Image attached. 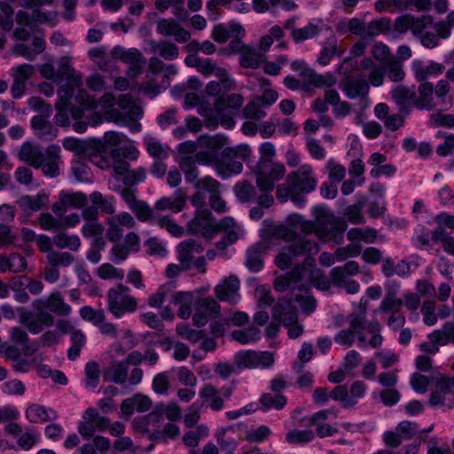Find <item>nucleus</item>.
Instances as JSON below:
<instances>
[{
    "label": "nucleus",
    "instance_id": "1",
    "mask_svg": "<svg viewBox=\"0 0 454 454\" xmlns=\"http://www.w3.org/2000/svg\"><path fill=\"white\" fill-rule=\"evenodd\" d=\"M199 145L206 148L207 153H198L196 160L203 164L213 163L218 175L227 177L232 174H239L243 169L242 163L223 155L222 152L221 158H217L216 153L227 145V138L222 135L215 137H202L198 141Z\"/></svg>",
    "mask_w": 454,
    "mask_h": 454
},
{
    "label": "nucleus",
    "instance_id": "2",
    "mask_svg": "<svg viewBox=\"0 0 454 454\" xmlns=\"http://www.w3.org/2000/svg\"><path fill=\"white\" fill-rule=\"evenodd\" d=\"M312 213L315 216V229L317 236L324 241L339 242L347 228L346 223L335 217L327 208L322 206L314 207Z\"/></svg>",
    "mask_w": 454,
    "mask_h": 454
},
{
    "label": "nucleus",
    "instance_id": "3",
    "mask_svg": "<svg viewBox=\"0 0 454 454\" xmlns=\"http://www.w3.org/2000/svg\"><path fill=\"white\" fill-rule=\"evenodd\" d=\"M302 281V268L295 269L291 276H280L275 280L274 286L278 292H285L292 288L293 292L297 288V294H294V301L300 305L306 313L312 312L316 308V301L309 294L307 289L301 288L302 285H298Z\"/></svg>",
    "mask_w": 454,
    "mask_h": 454
},
{
    "label": "nucleus",
    "instance_id": "4",
    "mask_svg": "<svg viewBox=\"0 0 454 454\" xmlns=\"http://www.w3.org/2000/svg\"><path fill=\"white\" fill-rule=\"evenodd\" d=\"M97 326L102 334L108 335L112 338H120L117 341L114 342L109 348L111 356H121L135 346L134 335L130 330L125 328L118 330L115 325L110 322H105V319L98 324Z\"/></svg>",
    "mask_w": 454,
    "mask_h": 454
},
{
    "label": "nucleus",
    "instance_id": "5",
    "mask_svg": "<svg viewBox=\"0 0 454 454\" xmlns=\"http://www.w3.org/2000/svg\"><path fill=\"white\" fill-rule=\"evenodd\" d=\"M129 287L119 285L107 293L108 310L116 317L121 318L126 313H133L137 308V301L128 294Z\"/></svg>",
    "mask_w": 454,
    "mask_h": 454
},
{
    "label": "nucleus",
    "instance_id": "6",
    "mask_svg": "<svg viewBox=\"0 0 454 454\" xmlns=\"http://www.w3.org/2000/svg\"><path fill=\"white\" fill-rule=\"evenodd\" d=\"M257 187L262 192H270L275 183L281 180L286 174L284 164L279 162L259 161L254 169Z\"/></svg>",
    "mask_w": 454,
    "mask_h": 454
},
{
    "label": "nucleus",
    "instance_id": "7",
    "mask_svg": "<svg viewBox=\"0 0 454 454\" xmlns=\"http://www.w3.org/2000/svg\"><path fill=\"white\" fill-rule=\"evenodd\" d=\"M286 182L302 193H309L316 190L318 180L315 168L309 163L301 164L286 176Z\"/></svg>",
    "mask_w": 454,
    "mask_h": 454
},
{
    "label": "nucleus",
    "instance_id": "8",
    "mask_svg": "<svg viewBox=\"0 0 454 454\" xmlns=\"http://www.w3.org/2000/svg\"><path fill=\"white\" fill-rule=\"evenodd\" d=\"M318 252V246L305 239H297L292 247L283 249L275 259L276 265L285 270L289 267L294 259L301 254H314Z\"/></svg>",
    "mask_w": 454,
    "mask_h": 454
},
{
    "label": "nucleus",
    "instance_id": "9",
    "mask_svg": "<svg viewBox=\"0 0 454 454\" xmlns=\"http://www.w3.org/2000/svg\"><path fill=\"white\" fill-rule=\"evenodd\" d=\"M239 53V63L245 68H257L264 61V57L250 45L244 44L240 40H232L226 49H222V54Z\"/></svg>",
    "mask_w": 454,
    "mask_h": 454
},
{
    "label": "nucleus",
    "instance_id": "10",
    "mask_svg": "<svg viewBox=\"0 0 454 454\" xmlns=\"http://www.w3.org/2000/svg\"><path fill=\"white\" fill-rule=\"evenodd\" d=\"M429 403L432 406L452 407L454 403V377L448 378L441 375L435 379Z\"/></svg>",
    "mask_w": 454,
    "mask_h": 454
},
{
    "label": "nucleus",
    "instance_id": "11",
    "mask_svg": "<svg viewBox=\"0 0 454 454\" xmlns=\"http://www.w3.org/2000/svg\"><path fill=\"white\" fill-rule=\"evenodd\" d=\"M175 286L168 282L160 286L148 298V305L152 308H161L160 316L164 319L172 320L175 317L171 302L175 294Z\"/></svg>",
    "mask_w": 454,
    "mask_h": 454
},
{
    "label": "nucleus",
    "instance_id": "12",
    "mask_svg": "<svg viewBox=\"0 0 454 454\" xmlns=\"http://www.w3.org/2000/svg\"><path fill=\"white\" fill-rule=\"evenodd\" d=\"M187 230L192 234H200L211 239L218 231V223L214 222L210 211L207 208H198L195 216L187 224Z\"/></svg>",
    "mask_w": 454,
    "mask_h": 454
},
{
    "label": "nucleus",
    "instance_id": "13",
    "mask_svg": "<svg viewBox=\"0 0 454 454\" xmlns=\"http://www.w3.org/2000/svg\"><path fill=\"white\" fill-rule=\"evenodd\" d=\"M363 323L364 315H352L349 318L350 328L340 331L334 337L335 342L343 346H351L355 341V334L356 333L359 346L361 348L365 347L367 336L366 333L364 332Z\"/></svg>",
    "mask_w": 454,
    "mask_h": 454
},
{
    "label": "nucleus",
    "instance_id": "14",
    "mask_svg": "<svg viewBox=\"0 0 454 454\" xmlns=\"http://www.w3.org/2000/svg\"><path fill=\"white\" fill-rule=\"evenodd\" d=\"M377 234L373 229L353 228L348 232V239L352 242L345 250L337 251L339 260H345L350 256H356L360 254L361 247L356 242L373 243Z\"/></svg>",
    "mask_w": 454,
    "mask_h": 454
},
{
    "label": "nucleus",
    "instance_id": "15",
    "mask_svg": "<svg viewBox=\"0 0 454 454\" xmlns=\"http://www.w3.org/2000/svg\"><path fill=\"white\" fill-rule=\"evenodd\" d=\"M75 101L79 104L82 111H96L107 114L115 104V98L112 93H105L100 99L96 100L86 90H80L75 95Z\"/></svg>",
    "mask_w": 454,
    "mask_h": 454
},
{
    "label": "nucleus",
    "instance_id": "16",
    "mask_svg": "<svg viewBox=\"0 0 454 454\" xmlns=\"http://www.w3.org/2000/svg\"><path fill=\"white\" fill-rule=\"evenodd\" d=\"M108 427V419L100 416L94 408L87 409L82 414V419L78 424V432L84 438L93 435L96 431H105Z\"/></svg>",
    "mask_w": 454,
    "mask_h": 454
},
{
    "label": "nucleus",
    "instance_id": "17",
    "mask_svg": "<svg viewBox=\"0 0 454 454\" xmlns=\"http://www.w3.org/2000/svg\"><path fill=\"white\" fill-rule=\"evenodd\" d=\"M114 56L129 65L128 76L130 79H135L142 73L145 64V59L142 56L141 52L135 48L125 50L117 46L113 51Z\"/></svg>",
    "mask_w": 454,
    "mask_h": 454
},
{
    "label": "nucleus",
    "instance_id": "18",
    "mask_svg": "<svg viewBox=\"0 0 454 454\" xmlns=\"http://www.w3.org/2000/svg\"><path fill=\"white\" fill-rule=\"evenodd\" d=\"M273 317L287 328L290 338L296 339L302 334L303 326L299 323L296 312L289 305L286 307L279 305L275 308Z\"/></svg>",
    "mask_w": 454,
    "mask_h": 454
},
{
    "label": "nucleus",
    "instance_id": "19",
    "mask_svg": "<svg viewBox=\"0 0 454 454\" xmlns=\"http://www.w3.org/2000/svg\"><path fill=\"white\" fill-rule=\"evenodd\" d=\"M340 88L347 98L350 99L360 98L364 107L369 105L367 95L370 85L365 80L347 77L340 82Z\"/></svg>",
    "mask_w": 454,
    "mask_h": 454
},
{
    "label": "nucleus",
    "instance_id": "20",
    "mask_svg": "<svg viewBox=\"0 0 454 454\" xmlns=\"http://www.w3.org/2000/svg\"><path fill=\"white\" fill-rule=\"evenodd\" d=\"M337 410L326 409L315 412L309 420V425L314 426L318 436H331L338 432L337 425H331L326 422L329 418L337 417Z\"/></svg>",
    "mask_w": 454,
    "mask_h": 454
},
{
    "label": "nucleus",
    "instance_id": "21",
    "mask_svg": "<svg viewBox=\"0 0 454 454\" xmlns=\"http://www.w3.org/2000/svg\"><path fill=\"white\" fill-rule=\"evenodd\" d=\"M108 228L106 237L110 241L118 240L123 234V228H132L135 225V220L131 215L127 212H121L112 215L107 219Z\"/></svg>",
    "mask_w": 454,
    "mask_h": 454
},
{
    "label": "nucleus",
    "instance_id": "22",
    "mask_svg": "<svg viewBox=\"0 0 454 454\" xmlns=\"http://www.w3.org/2000/svg\"><path fill=\"white\" fill-rule=\"evenodd\" d=\"M239 280L234 276L231 275L223 278L215 287V296L223 301H227L231 304H235L239 300Z\"/></svg>",
    "mask_w": 454,
    "mask_h": 454
},
{
    "label": "nucleus",
    "instance_id": "23",
    "mask_svg": "<svg viewBox=\"0 0 454 454\" xmlns=\"http://www.w3.org/2000/svg\"><path fill=\"white\" fill-rule=\"evenodd\" d=\"M231 395V390L224 389L223 395L211 384L203 386L199 391V396L207 407L215 411H221L223 408L224 397L228 399Z\"/></svg>",
    "mask_w": 454,
    "mask_h": 454
},
{
    "label": "nucleus",
    "instance_id": "24",
    "mask_svg": "<svg viewBox=\"0 0 454 454\" xmlns=\"http://www.w3.org/2000/svg\"><path fill=\"white\" fill-rule=\"evenodd\" d=\"M63 81L67 82V84L65 86L72 90V87L80 86L82 81V74L73 67L71 59L67 56L60 59L57 70L56 83H60Z\"/></svg>",
    "mask_w": 454,
    "mask_h": 454
},
{
    "label": "nucleus",
    "instance_id": "25",
    "mask_svg": "<svg viewBox=\"0 0 454 454\" xmlns=\"http://www.w3.org/2000/svg\"><path fill=\"white\" fill-rule=\"evenodd\" d=\"M199 190H206L210 193V207L217 213L226 212V203L219 196V183L212 177L206 176L200 179L196 184Z\"/></svg>",
    "mask_w": 454,
    "mask_h": 454
},
{
    "label": "nucleus",
    "instance_id": "26",
    "mask_svg": "<svg viewBox=\"0 0 454 454\" xmlns=\"http://www.w3.org/2000/svg\"><path fill=\"white\" fill-rule=\"evenodd\" d=\"M186 202V192L179 189L172 196H163L159 199L154 204V209L160 212L169 211L177 214L184 210Z\"/></svg>",
    "mask_w": 454,
    "mask_h": 454
},
{
    "label": "nucleus",
    "instance_id": "27",
    "mask_svg": "<svg viewBox=\"0 0 454 454\" xmlns=\"http://www.w3.org/2000/svg\"><path fill=\"white\" fill-rule=\"evenodd\" d=\"M157 32L163 36H172L183 43L189 41L191 34L173 19H161L157 23Z\"/></svg>",
    "mask_w": 454,
    "mask_h": 454
},
{
    "label": "nucleus",
    "instance_id": "28",
    "mask_svg": "<svg viewBox=\"0 0 454 454\" xmlns=\"http://www.w3.org/2000/svg\"><path fill=\"white\" fill-rule=\"evenodd\" d=\"M245 35V28L239 23L234 21L228 24H217L212 30L213 39L220 43H225L230 38L240 40Z\"/></svg>",
    "mask_w": 454,
    "mask_h": 454
},
{
    "label": "nucleus",
    "instance_id": "29",
    "mask_svg": "<svg viewBox=\"0 0 454 454\" xmlns=\"http://www.w3.org/2000/svg\"><path fill=\"white\" fill-rule=\"evenodd\" d=\"M152 400L142 394H136L126 398L121 404V411L123 417L130 418L135 411L145 412L152 408Z\"/></svg>",
    "mask_w": 454,
    "mask_h": 454
},
{
    "label": "nucleus",
    "instance_id": "30",
    "mask_svg": "<svg viewBox=\"0 0 454 454\" xmlns=\"http://www.w3.org/2000/svg\"><path fill=\"white\" fill-rule=\"evenodd\" d=\"M87 201L86 196L82 192L67 193L61 192L59 197V202L52 206L55 214L61 215L68 208H81L85 206Z\"/></svg>",
    "mask_w": 454,
    "mask_h": 454
},
{
    "label": "nucleus",
    "instance_id": "31",
    "mask_svg": "<svg viewBox=\"0 0 454 454\" xmlns=\"http://www.w3.org/2000/svg\"><path fill=\"white\" fill-rule=\"evenodd\" d=\"M411 67L413 76L419 82L425 81L430 76L439 75L444 71V67L441 63L434 61L425 63L419 59L413 60Z\"/></svg>",
    "mask_w": 454,
    "mask_h": 454
},
{
    "label": "nucleus",
    "instance_id": "32",
    "mask_svg": "<svg viewBox=\"0 0 454 454\" xmlns=\"http://www.w3.org/2000/svg\"><path fill=\"white\" fill-rule=\"evenodd\" d=\"M177 259L184 270H190L192 260L203 251V247L194 240H187L180 243L176 248Z\"/></svg>",
    "mask_w": 454,
    "mask_h": 454
},
{
    "label": "nucleus",
    "instance_id": "33",
    "mask_svg": "<svg viewBox=\"0 0 454 454\" xmlns=\"http://www.w3.org/2000/svg\"><path fill=\"white\" fill-rule=\"evenodd\" d=\"M194 302V293L175 292L171 306L172 311L177 308V316L182 319L189 318L192 314V306Z\"/></svg>",
    "mask_w": 454,
    "mask_h": 454
},
{
    "label": "nucleus",
    "instance_id": "34",
    "mask_svg": "<svg viewBox=\"0 0 454 454\" xmlns=\"http://www.w3.org/2000/svg\"><path fill=\"white\" fill-rule=\"evenodd\" d=\"M49 197L44 192H40L35 196H23L18 201L19 207L27 215H30L42 209L48 204Z\"/></svg>",
    "mask_w": 454,
    "mask_h": 454
},
{
    "label": "nucleus",
    "instance_id": "35",
    "mask_svg": "<svg viewBox=\"0 0 454 454\" xmlns=\"http://www.w3.org/2000/svg\"><path fill=\"white\" fill-rule=\"evenodd\" d=\"M58 95L59 100L56 104L58 113L55 115V121L58 125L66 126L68 123V103L73 97V90L66 86H62Z\"/></svg>",
    "mask_w": 454,
    "mask_h": 454
},
{
    "label": "nucleus",
    "instance_id": "36",
    "mask_svg": "<svg viewBox=\"0 0 454 454\" xmlns=\"http://www.w3.org/2000/svg\"><path fill=\"white\" fill-rule=\"evenodd\" d=\"M360 69L367 73L369 85L379 87L382 85L385 77V67L374 63L371 59H364L360 64Z\"/></svg>",
    "mask_w": 454,
    "mask_h": 454
},
{
    "label": "nucleus",
    "instance_id": "37",
    "mask_svg": "<svg viewBox=\"0 0 454 454\" xmlns=\"http://www.w3.org/2000/svg\"><path fill=\"white\" fill-rule=\"evenodd\" d=\"M47 161L42 162L43 173L51 177L57 176L59 174L60 147L57 145H51L47 148Z\"/></svg>",
    "mask_w": 454,
    "mask_h": 454
},
{
    "label": "nucleus",
    "instance_id": "38",
    "mask_svg": "<svg viewBox=\"0 0 454 454\" xmlns=\"http://www.w3.org/2000/svg\"><path fill=\"white\" fill-rule=\"evenodd\" d=\"M18 157L20 160L38 168L43 161V154L37 146H34L31 143L25 142L22 144L19 151Z\"/></svg>",
    "mask_w": 454,
    "mask_h": 454
},
{
    "label": "nucleus",
    "instance_id": "39",
    "mask_svg": "<svg viewBox=\"0 0 454 454\" xmlns=\"http://www.w3.org/2000/svg\"><path fill=\"white\" fill-rule=\"evenodd\" d=\"M414 104L419 109L427 110H430L437 106V102L434 98L433 83L424 82L419 86L418 98Z\"/></svg>",
    "mask_w": 454,
    "mask_h": 454
},
{
    "label": "nucleus",
    "instance_id": "40",
    "mask_svg": "<svg viewBox=\"0 0 454 454\" xmlns=\"http://www.w3.org/2000/svg\"><path fill=\"white\" fill-rule=\"evenodd\" d=\"M321 30L322 21L320 20H312L301 28L293 29L290 35L295 43H300L316 37Z\"/></svg>",
    "mask_w": 454,
    "mask_h": 454
},
{
    "label": "nucleus",
    "instance_id": "41",
    "mask_svg": "<svg viewBox=\"0 0 454 454\" xmlns=\"http://www.w3.org/2000/svg\"><path fill=\"white\" fill-rule=\"evenodd\" d=\"M25 416L31 423H43L56 419L58 417L55 411L36 403H33L27 408Z\"/></svg>",
    "mask_w": 454,
    "mask_h": 454
},
{
    "label": "nucleus",
    "instance_id": "42",
    "mask_svg": "<svg viewBox=\"0 0 454 454\" xmlns=\"http://www.w3.org/2000/svg\"><path fill=\"white\" fill-rule=\"evenodd\" d=\"M31 126L35 134L40 138L52 140L57 137V129L43 116H34L31 120Z\"/></svg>",
    "mask_w": 454,
    "mask_h": 454
},
{
    "label": "nucleus",
    "instance_id": "43",
    "mask_svg": "<svg viewBox=\"0 0 454 454\" xmlns=\"http://www.w3.org/2000/svg\"><path fill=\"white\" fill-rule=\"evenodd\" d=\"M220 231L225 232V239L229 243H234L245 235L243 227L232 217H225L218 223V231Z\"/></svg>",
    "mask_w": 454,
    "mask_h": 454
},
{
    "label": "nucleus",
    "instance_id": "44",
    "mask_svg": "<svg viewBox=\"0 0 454 454\" xmlns=\"http://www.w3.org/2000/svg\"><path fill=\"white\" fill-rule=\"evenodd\" d=\"M127 376L128 364L124 360L112 363L103 374L105 380H112L118 384L124 383Z\"/></svg>",
    "mask_w": 454,
    "mask_h": 454
},
{
    "label": "nucleus",
    "instance_id": "45",
    "mask_svg": "<svg viewBox=\"0 0 454 454\" xmlns=\"http://www.w3.org/2000/svg\"><path fill=\"white\" fill-rule=\"evenodd\" d=\"M104 230V225L98 220H89L84 223L81 231L85 238H95L96 245L102 248L105 246V242L101 238Z\"/></svg>",
    "mask_w": 454,
    "mask_h": 454
},
{
    "label": "nucleus",
    "instance_id": "46",
    "mask_svg": "<svg viewBox=\"0 0 454 454\" xmlns=\"http://www.w3.org/2000/svg\"><path fill=\"white\" fill-rule=\"evenodd\" d=\"M299 192L295 188H293L292 185L288 184H279L277 187V198L281 202H286L288 200H292L294 204L298 207H302L305 203V199L297 194Z\"/></svg>",
    "mask_w": 454,
    "mask_h": 454
},
{
    "label": "nucleus",
    "instance_id": "47",
    "mask_svg": "<svg viewBox=\"0 0 454 454\" xmlns=\"http://www.w3.org/2000/svg\"><path fill=\"white\" fill-rule=\"evenodd\" d=\"M145 142L148 153L157 159L164 160L169 155L170 149L153 137H145Z\"/></svg>",
    "mask_w": 454,
    "mask_h": 454
},
{
    "label": "nucleus",
    "instance_id": "48",
    "mask_svg": "<svg viewBox=\"0 0 454 454\" xmlns=\"http://www.w3.org/2000/svg\"><path fill=\"white\" fill-rule=\"evenodd\" d=\"M302 280L309 282L316 288L325 291L330 287L327 278L321 275L319 270H312L302 267Z\"/></svg>",
    "mask_w": 454,
    "mask_h": 454
},
{
    "label": "nucleus",
    "instance_id": "49",
    "mask_svg": "<svg viewBox=\"0 0 454 454\" xmlns=\"http://www.w3.org/2000/svg\"><path fill=\"white\" fill-rule=\"evenodd\" d=\"M243 98L239 94H232L226 98H219L216 100L215 109L218 115L227 109H238L243 105Z\"/></svg>",
    "mask_w": 454,
    "mask_h": 454
},
{
    "label": "nucleus",
    "instance_id": "50",
    "mask_svg": "<svg viewBox=\"0 0 454 454\" xmlns=\"http://www.w3.org/2000/svg\"><path fill=\"white\" fill-rule=\"evenodd\" d=\"M46 307L60 315H68L71 313V307L64 301L59 292H53L49 296L46 301Z\"/></svg>",
    "mask_w": 454,
    "mask_h": 454
},
{
    "label": "nucleus",
    "instance_id": "51",
    "mask_svg": "<svg viewBox=\"0 0 454 454\" xmlns=\"http://www.w3.org/2000/svg\"><path fill=\"white\" fill-rule=\"evenodd\" d=\"M53 243L61 249L68 248L76 251L81 247V240L77 235L59 233L53 238Z\"/></svg>",
    "mask_w": 454,
    "mask_h": 454
},
{
    "label": "nucleus",
    "instance_id": "52",
    "mask_svg": "<svg viewBox=\"0 0 454 454\" xmlns=\"http://www.w3.org/2000/svg\"><path fill=\"white\" fill-rule=\"evenodd\" d=\"M85 380L84 385L87 388H95L99 382L100 369L95 361H90L84 367Z\"/></svg>",
    "mask_w": 454,
    "mask_h": 454
},
{
    "label": "nucleus",
    "instance_id": "53",
    "mask_svg": "<svg viewBox=\"0 0 454 454\" xmlns=\"http://www.w3.org/2000/svg\"><path fill=\"white\" fill-rule=\"evenodd\" d=\"M432 339L438 341L442 346L449 342L454 343V323L447 322L441 329L434 331Z\"/></svg>",
    "mask_w": 454,
    "mask_h": 454
},
{
    "label": "nucleus",
    "instance_id": "54",
    "mask_svg": "<svg viewBox=\"0 0 454 454\" xmlns=\"http://www.w3.org/2000/svg\"><path fill=\"white\" fill-rule=\"evenodd\" d=\"M432 239L440 243L443 250L454 256V237L450 236L442 229H435L431 232Z\"/></svg>",
    "mask_w": 454,
    "mask_h": 454
},
{
    "label": "nucleus",
    "instance_id": "55",
    "mask_svg": "<svg viewBox=\"0 0 454 454\" xmlns=\"http://www.w3.org/2000/svg\"><path fill=\"white\" fill-rule=\"evenodd\" d=\"M285 36V33L279 26H273L269 34L262 35L258 43V47L262 51H267L272 45L274 40L279 41Z\"/></svg>",
    "mask_w": 454,
    "mask_h": 454
},
{
    "label": "nucleus",
    "instance_id": "56",
    "mask_svg": "<svg viewBox=\"0 0 454 454\" xmlns=\"http://www.w3.org/2000/svg\"><path fill=\"white\" fill-rule=\"evenodd\" d=\"M231 337L240 344L253 343L260 339V331L255 327L236 330L232 332Z\"/></svg>",
    "mask_w": 454,
    "mask_h": 454
},
{
    "label": "nucleus",
    "instance_id": "57",
    "mask_svg": "<svg viewBox=\"0 0 454 454\" xmlns=\"http://www.w3.org/2000/svg\"><path fill=\"white\" fill-rule=\"evenodd\" d=\"M266 106H264L261 102L257 101L256 98H253L244 108L243 114L244 116L247 119H253L255 121H260L266 116Z\"/></svg>",
    "mask_w": 454,
    "mask_h": 454
},
{
    "label": "nucleus",
    "instance_id": "58",
    "mask_svg": "<svg viewBox=\"0 0 454 454\" xmlns=\"http://www.w3.org/2000/svg\"><path fill=\"white\" fill-rule=\"evenodd\" d=\"M90 201L106 214H114L115 203L113 197H103L99 192H93L90 196Z\"/></svg>",
    "mask_w": 454,
    "mask_h": 454
},
{
    "label": "nucleus",
    "instance_id": "59",
    "mask_svg": "<svg viewBox=\"0 0 454 454\" xmlns=\"http://www.w3.org/2000/svg\"><path fill=\"white\" fill-rule=\"evenodd\" d=\"M359 265L355 261H350L341 267H336L332 270V277L334 282L340 281L347 276H352L358 272Z\"/></svg>",
    "mask_w": 454,
    "mask_h": 454
},
{
    "label": "nucleus",
    "instance_id": "60",
    "mask_svg": "<svg viewBox=\"0 0 454 454\" xmlns=\"http://www.w3.org/2000/svg\"><path fill=\"white\" fill-rule=\"evenodd\" d=\"M98 275L105 280H121L124 278L125 273L123 270L115 268L110 263H104L98 267Z\"/></svg>",
    "mask_w": 454,
    "mask_h": 454
},
{
    "label": "nucleus",
    "instance_id": "61",
    "mask_svg": "<svg viewBox=\"0 0 454 454\" xmlns=\"http://www.w3.org/2000/svg\"><path fill=\"white\" fill-rule=\"evenodd\" d=\"M106 151H98L95 148L93 142L91 146L88 148V153L85 154L89 157L91 163L96 165L101 169H107L111 167V160L105 158L104 153Z\"/></svg>",
    "mask_w": 454,
    "mask_h": 454
},
{
    "label": "nucleus",
    "instance_id": "62",
    "mask_svg": "<svg viewBox=\"0 0 454 454\" xmlns=\"http://www.w3.org/2000/svg\"><path fill=\"white\" fill-rule=\"evenodd\" d=\"M393 99L400 106H405L414 98V91L403 85H396L391 90Z\"/></svg>",
    "mask_w": 454,
    "mask_h": 454
},
{
    "label": "nucleus",
    "instance_id": "63",
    "mask_svg": "<svg viewBox=\"0 0 454 454\" xmlns=\"http://www.w3.org/2000/svg\"><path fill=\"white\" fill-rule=\"evenodd\" d=\"M337 31L340 34L350 32L355 35H361L364 31V24L358 19L342 20L337 25Z\"/></svg>",
    "mask_w": 454,
    "mask_h": 454
},
{
    "label": "nucleus",
    "instance_id": "64",
    "mask_svg": "<svg viewBox=\"0 0 454 454\" xmlns=\"http://www.w3.org/2000/svg\"><path fill=\"white\" fill-rule=\"evenodd\" d=\"M260 402L265 410H280L286 404V398L280 394H264Z\"/></svg>",
    "mask_w": 454,
    "mask_h": 454
}]
</instances>
